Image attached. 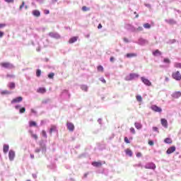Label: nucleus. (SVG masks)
Returning <instances> with one entry per match:
<instances>
[{
  "instance_id": "23",
  "label": "nucleus",
  "mask_w": 181,
  "mask_h": 181,
  "mask_svg": "<svg viewBox=\"0 0 181 181\" xmlns=\"http://www.w3.org/2000/svg\"><path fill=\"white\" fill-rule=\"evenodd\" d=\"M32 14L35 18H39L40 16V11L39 10H33Z\"/></svg>"
},
{
  "instance_id": "53",
  "label": "nucleus",
  "mask_w": 181,
  "mask_h": 181,
  "mask_svg": "<svg viewBox=\"0 0 181 181\" xmlns=\"http://www.w3.org/2000/svg\"><path fill=\"white\" fill-rule=\"evenodd\" d=\"M158 129L157 127H153V131H154V132H159Z\"/></svg>"
},
{
  "instance_id": "30",
  "label": "nucleus",
  "mask_w": 181,
  "mask_h": 181,
  "mask_svg": "<svg viewBox=\"0 0 181 181\" xmlns=\"http://www.w3.org/2000/svg\"><path fill=\"white\" fill-rule=\"evenodd\" d=\"M11 93H11V91L6 90H1V91L0 92V94H1V95H8L11 94Z\"/></svg>"
},
{
  "instance_id": "26",
  "label": "nucleus",
  "mask_w": 181,
  "mask_h": 181,
  "mask_svg": "<svg viewBox=\"0 0 181 181\" xmlns=\"http://www.w3.org/2000/svg\"><path fill=\"white\" fill-rule=\"evenodd\" d=\"M8 88H10V90H15L16 85L15 84V82H9L8 84Z\"/></svg>"
},
{
  "instance_id": "42",
  "label": "nucleus",
  "mask_w": 181,
  "mask_h": 181,
  "mask_svg": "<svg viewBox=\"0 0 181 181\" xmlns=\"http://www.w3.org/2000/svg\"><path fill=\"white\" fill-rule=\"evenodd\" d=\"M97 70L98 71H104V67L103 66V65H99L97 67Z\"/></svg>"
},
{
  "instance_id": "12",
  "label": "nucleus",
  "mask_w": 181,
  "mask_h": 181,
  "mask_svg": "<svg viewBox=\"0 0 181 181\" xmlns=\"http://www.w3.org/2000/svg\"><path fill=\"white\" fill-rule=\"evenodd\" d=\"M125 28L127 29V30H129V32H132L133 33H135V26L131 24H127L125 25Z\"/></svg>"
},
{
  "instance_id": "7",
  "label": "nucleus",
  "mask_w": 181,
  "mask_h": 181,
  "mask_svg": "<svg viewBox=\"0 0 181 181\" xmlns=\"http://www.w3.org/2000/svg\"><path fill=\"white\" fill-rule=\"evenodd\" d=\"M141 81L145 86H147V87H151V86H152V82H151L149 79L145 78L144 76L141 77Z\"/></svg>"
},
{
  "instance_id": "21",
  "label": "nucleus",
  "mask_w": 181,
  "mask_h": 181,
  "mask_svg": "<svg viewBox=\"0 0 181 181\" xmlns=\"http://www.w3.org/2000/svg\"><path fill=\"white\" fill-rule=\"evenodd\" d=\"M92 165L95 168H100V166L103 165V162H101V161H93V162H92Z\"/></svg>"
},
{
  "instance_id": "57",
  "label": "nucleus",
  "mask_w": 181,
  "mask_h": 181,
  "mask_svg": "<svg viewBox=\"0 0 181 181\" xmlns=\"http://www.w3.org/2000/svg\"><path fill=\"white\" fill-rule=\"evenodd\" d=\"M31 136L34 139H37V134H31Z\"/></svg>"
},
{
  "instance_id": "54",
  "label": "nucleus",
  "mask_w": 181,
  "mask_h": 181,
  "mask_svg": "<svg viewBox=\"0 0 181 181\" xmlns=\"http://www.w3.org/2000/svg\"><path fill=\"white\" fill-rule=\"evenodd\" d=\"M44 13L45 15H49V13H50V11L45 9L44 10Z\"/></svg>"
},
{
  "instance_id": "8",
  "label": "nucleus",
  "mask_w": 181,
  "mask_h": 181,
  "mask_svg": "<svg viewBox=\"0 0 181 181\" xmlns=\"http://www.w3.org/2000/svg\"><path fill=\"white\" fill-rule=\"evenodd\" d=\"M15 109L17 111H19V114H24V112L26 111V107H22L21 105H16Z\"/></svg>"
},
{
  "instance_id": "60",
  "label": "nucleus",
  "mask_w": 181,
  "mask_h": 181,
  "mask_svg": "<svg viewBox=\"0 0 181 181\" xmlns=\"http://www.w3.org/2000/svg\"><path fill=\"white\" fill-rule=\"evenodd\" d=\"M130 132L132 134H135V129L134 127L130 128Z\"/></svg>"
},
{
  "instance_id": "58",
  "label": "nucleus",
  "mask_w": 181,
  "mask_h": 181,
  "mask_svg": "<svg viewBox=\"0 0 181 181\" xmlns=\"http://www.w3.org/2000/svg\"><path fill=\"white\" fill-rule=\"evenodd\" d=\"M170 45H173V43H176V40L175 39L170 40Z\"/></svg>"
},
{
  "instance_id": "22",
  "label": "nucleus",
  "mask_w": 181,
  "mask_h": 181,
  "mask_svg": "<svg viewBox=\"0 0 181 181\" xmlns=\"http://www.w3.org/2000/svg\"><path fill=\"white\" fill-rule=\"evenodd\" d=\"M160 121L162 127H163L164 128H168V120L165 118H163L160 119Z\"/></svg>"
},
{
  "instance_id": "1",
  "label": "nucleus",
  "mask_w": 181,
  "mask_h": 181,
  "mask_svg": "<svg viewBox=\"0 0 181 181\" xmlns=\"http://www.w3.org/2000/svg\"><path fill=\"white\" fill-rule=\"evenodd\" d=\"M42 151V153H46L47 152V148H46V144L45 141H42L40 142V148H37L35 150V153H39Z\"/></svg>"
},
{
  "instance_id": "45",
  "label": "nucleus",
  "mask_w": 181,
  "mask_h": 181,
  "mask_svg": "<svg viewBox=\"0 0 181 181\" xmlns=\"http://www.w3.org/2000/svg\"><path fill=\"white\" fill-rule=\"evenodd\" d=\"M42 136H43L45 139L47 138V133H46L45 130L42 131Z\"/></svg>"
},
{
  "instance_id": "49",
  "label": "nucleus",
  "mask_w": 181,
  "mask_h": 181,
  "mask_svg": "<svg viewBox=\"0 0 181 181\" xmlns=\"http://www.w3.org/2000/svg\"><path fill=\"white\" fill-rule=\"evenodd\" d=\"M124 142H125V144H131L129 139H128V137H127V136L124 137Z\"/></svg>"
},
{
  "instance_id": "36",
  "label": "nucleus",
  "mask_w": 181,
  "mask_h": 181,
  "mask_svg": "<svg viewBox=\"0 0 181 181\" xmlns=\"http://www.w3.org/2000/svg\"><path fill=\"white\" fill-rule=\"evenodd\" d=\"M165 144H172V139L167 137L164 139Z\"/></svg>"
},
{
  "instance_id": "13",
  "label": "nucleus",
  "mask_w": 181,
  "mask_h": 181,
  "mask_svg": "<svg viewBox=\"0 0 181 181\" xmlns=\"http://www.w3.org/2000/svg\"><path fill=\"white\" fill-rule=\"evenodd\" d=\"M175 151H176V146H170L167 151H166V153L167 155H170L172 153H173V152H175Z\"/></svg>"
},
{
  "instance_id": "48",
  "label": "nucleus",
  "mask_w": 181,
  "mask_h": 181,
  "mask_svg": "<svg viewBox=\"0 0 181 181\" xmlns=\"http://www.w3.org/2000/svg\"><path fill=\"white\" fill-rule=\"evenodd\" d=\"M99 81H102L103 84H105V83H107V81H105V78H104V77L99 78Z\"/></svg>"
},
{
  "instance_id": "10",
  "label": "nucleus",
  "mask_w": 181,
  "mask_h": 181,
  "mask_svg": "<svg viewBox=\"0 0 181 181\" xmlns=\"http://www.w3.org/2000/svg\"><path fill=\"white\" fill-rule=\"evenodd\" d=\"M151 108L152 111H154V112H162V107L156 105H151Z\"/></svg>"
},
{
  "instance_id": "3",
  "label": "nucleus",
  "mask_w": 181,
  "mask_h": 181,
  "mask_svg": "<svg viewBox=\"0 0 181 181\" xmlns=\"http://www.w3.org/2000/svg\"><path fill=\"white\" fill-rule=\"evenodd\" d=\"M134 43H136V45H139V46H145V45L149 43V41L142 37H139L138 41H135Z\"/></svg>"
},
{
  "instance_id": "11",
  "label": "nucleus",
  "mask_w": 181,
  "mask_h": 181,
  "mask_svg": "<svg viewBox=\"0 0 181 181\" xmlns=\"http://www.w3.org/2000/svg\"><path fill=\"white\" fill-rule=\"evenodd\" d=\"M0 65L1 66V67H3L4 69H12V67H13V65H12L11 63L9 62H2L0 64Z\"/></svg>"
},
{
  "instance_id": "25",
  "label": "nucleus",
  "mask_w": 181,
  "mask_h": 181,
  "mask_svg": "<svg viewBox=\"0 0 181 181\" xmlns=\"http://www.w3.org/2000/svg\"><path fill=\"white\" fill-rule=\"evenodd\" d=\"M153 56H154L155 57H158V56H162V52L159 51V49H155L153 52Z\"/></svg>"
},
{
  "instance_id": "27",
  "label": "nucleus",
  "mask_w": 181,
  "mask_h": 181,
  "mask_svg": "<svg viewBox=\"0 0 181 181\" xmlns=\"http://www.w3.org/2000/svg\"><path fill=\"white\" fill-rule=\"evenodd\" d=\"M37 92L40 94H45L46 93V88L40 87L37 90Z\"/></svg>"
},
{
  "instance_id": "37",
  "label": "nucleus",
  "mask_w": 181,
  "mask_h": 181,
  "mask_svg": "<svg viewBox=\"0 0 181 181\" xmlns=\"http://www.w3.org/2000/svg\"><path fill=\"white\" fill-rule=\"evenodd\" d=\"M142 30H144V28L143 27L139 26L137 28H135L134 33H136V32H142Z\"/></svg>"
},
{
  "instance_id": "20",
  "label": "nucleus",
  "mask_w": 181,
  "mask_h": 181,
  "mask_svg": "<svg viewBox=\"0 0 181 181\" xmlns=\"http://www.w3.org/2000/svg\"><path fill=\"white\" fill-rule=\"evenodd\" d=\"M171 95H172L173 98H180V97H181V92L175 91Z\"/></svg>"
},
{
  "instance_id": "5",
  "label": "nucleus",
  "mask_w": 181,
  "mask_h": 181,
  "mask_svg": "<svg viewBox=\"0 0 181 181\" xmlns=\"http://www.w3.org/2000/svg\"><path fill=\"white\" fill-rule=\"evenodd\" d=\"M172 78L175 80L176 81H180L181 80V74L179 71H177L175 72H173L172 74Z\"/></svg>"
},
{
  "instance_id": "63",
  "label": "nucleus",
  "mask_w": 181,
  "mask_h": 181,
  "mask_svg": "<svg viewBox=\"0 0 181 181\" xmlns=\"http://www.w3.org/2000/svg\"><path fill=\"white\" fill-rule=\"evenodd\" d=\"M123 40H124V42L125 43H129V40H128V38H127V37H124V38L123 39Z\"/></svg>"
},
{
  "instance_id": "6",
  "label": "nucleus",
  "mask_w": 181,
  "mask_h": 181,
  "mask_svg": "<svg viewBox=\"0 0 181 181\" xmlns=\"http://www.w3.org/2000/svg\"><path fill=\"white\" fill-rule=\"evenodd\" d=\"M145 169H151V170H155L156 169V165L153 162L146 163L144 165Z\"/></svg>"
},
{
  "instance_id": "38",
  "label": "nucleus",
  "mask_w": 181,
  "mask_h": 181,
  "mask_svg": "<svg viewBox=\"0 0 181 181\" xmlns=\"http://www.w3.org/2000/svg\"><path fill=\"white\" fill-rule=\"evenodd\" d=\"M174 67L176 69H181V63L180 62H175L174 64Z\"/></svg>"
},
{
  "instance_id": "32",
  "label": "nucleus",
  "mask_w": 181,
  "mask_h": 181,
  "mask_svg": "<svg viewBox=\"0 0 181 181\" xmlns=\"http://www.w3.org/2000/svg\"><path fill=\"white\" fill-rule=\"evenodd\" d=\"M81 89L87 93L88 91V86L87 85H81Z\"/></svg>"
},
{
  "instance_id": "61",
  "label": "nucleus",
  "mask_w": 181,
  "mask_h": 181,
  "mask_svg": "<svg viewBox=\"0 0 181 181\" xmlns=\"http://www.w3.org/2000/svg\"><path fill=\"white\" fill-rule=\"evenodd\" d=\"M23 6H25V1H23V2H22L21 5L20 7H19V9H20V10L22 9V8H23Z\"/></svg>"
},
{
  "instance_id": "55",
  "label": "nucleus",
  "mask_w": 181,
  "mask_h": 181,
  "mask_svg": "<svg viewBox=\"0 0 181 181\" xmlns=\"http://www.w3.org/2000/svg\"><path fill=\"white\" fill-rule=\"evenodd\" d=\"M30 111L32 114H34V115H37V112H36V110H35L34 109H31Z\"/></svg>"
},
{
  "instance_id": "50",
  "label": "nucleus",
  "mask_w": 181,
  "mask_h": 181,
  "mask_svg": "<svg viewBox=\"0 0 181 181\" xmlns=\"http://www.w3.org/2000/svg\"><path fill=\"white\" fill-rule=\"evenodd\" d=\"M155 142L153 141V140H148V145H150V146H153Z\"/></svg>"
},
{
  "instance_id": "56",
  "label": "nucleus",
  "mask_w": 181,
  "mask_h": 181,
  "mask_svg": "<svg viewBox=\"0 0 181 181\" xmlns=\"http://www.w3.org/2000/svg\"><path fill=\"white\" fill-rule=\"evenodd\" d=\"M5 26H6V23H0V29L5 28Z\"/></svg>"
},
{
  "instance_id": "44",
  "label": "nucleus",
  "mask_w": 181,
  "mask_h": 181,
  "mask_svg": "<svg viewBox=\"0 0 181 181\" xmlns=\"http://www.w3.org/2000/svg\"><path fill=\"white\" fill-rule=\"evenodd\" d=\"M82 11H83V12H87V11H90V8H88V7H87V6H83L82 7Z\"/></svg>"
},
{
  "instance_id": "35",
  "label": "nucleus",
  "mask_w": 181,
  "mask_h": 181,
  "mask_svg": "<svg viewBox=\"0 0 181 181\" xmlns=\"http://www.w3.org/2000/svg\"><path fill=\"white\" fill-rule=\"evenodd\" d=\"M143 26H144V28L145 29H151V24H150L149 23H144V24L143 25Z\"/></svg>"
},
{
  "instance_id": "16",
  "label": "nucleus",
  "mask_w": 181,
  "mask_h": 181,
  "mask_svg": "<svg viewBox=\"0 0 181 181\" xmlns=\"http://www.w3.org/2000/svg\"><path fill=\"white\" fill-rule=\"evenodd\" d=\"M53 132H56L57 134V127L55 125H51V127L49 130V135H52Z\"/></svg>"
},
{
  "instance_id": "52",
  "label": "nucleus",
  "mask_w": 181,
  "mask_h": 181,
  "mask_svg": "<svg viewBox=\"0 0 181 181\" xmlns=\"http://www.w3.org/2000/svg\"><path fill=\"white\" fill-rule=\"evenodd\" d=\"M136 158H141V156H142V153L141 152H137L136 153Z\"/></svg>"
},
{
  "instance_id": "14",
  "label": "nucleus",
  "mask_w": 181,
  "mask_h": 181,
  "mask_svg": "<svg viewBox=\"0 0 181 181\" xmlns=\"http://www.w3.org/2000/svg\"><path fill=\"white\" fill-rule=\"evenodd\" d=\"M8 159L11 162L15 159V151L13 150H10L8 152Z\"/></svg>"
},
{
  "instance_id": "18",
  "label": "nucleus",
  "mask_w": 181,
  "mask_h": 181,
  "mask_svg": "<svg viewBox=\"0 0 181 181\" xmlns=\"http://www.w3.org/2000/svg\"><path fill=\"white\" fill-rule=\"evenodd\" d=\"M66 127H67L69 131H71V132H73V131H74V124L73 123L67 122Z\"/></svg>"
},
{
  "instance_id": "59",
  "label": "nucleus",
  "mask_w": 181,
  "mask_h": 181,
  "mask_svg": "<svg viewBox=\"0 0 181 181\" xmlns=\"http://www.w3.org/2000/svg\"><path fill=\"white\" fill-rule=\"evenodd\" d=\"M98 124H100V125H102V124H103V119L102 118H99L98 119Z\"/></svg>"
},
{
  "instance_id": "31",
  "label": "nucleus",
  "mask_w": 181,
  "mask_h": 181,
  "mask_svg": "<svg viewBox=\"0 0 181 181\" xmlns=\"http://www.w3.org/2000/svg\"><path fill=\"white\" fill-rule=\"evenodd\" d=\"M134 126L136 129H142V124L138 122H136L134 123Z\"/></svg>"
},
{
  "instance_id": "19",
  "label": "nucleus",
  "mask_w": 181,
  "mask_h": 181,
  "mask_svg": "<svg viewBox=\"0 0 181 181\" xmlns=\"http://www.w3.org/2000/svg\"><path fill=\"white\" fill-rule=\"evenodd\" d=\"M78 40V37L77 36H74L72 37H71L69 40V43L70 45L73 44V43H76V42H77V40Z\"/></svg>"
},
{
  "instance_id": "17",
  "label": "nucleus",
  "mask_w": 181,
  "mask_h": 181,
  "mask_svg": "<svg viewBox=\"0 0 181 181\" xmlns=\"http://www.w3.org/2000/svg\"><path fill=\"white\" fill-rule=\"evenodd\" d=\"M165 22L168 23V25H176V23H177V22H176L173 18L165 19Z\"/></svg>"
},
{
  "instance_id": "4",
  "label": "nucleus",
  "mask_w": 181,
  "mask_h": 181,
  "mask_svg": "<svg viewBox=\"0 0 181 181\" xmlns=\"http://www.w3.org/2000/svg\"><path fill=\"white\" fill-rule=\"evenodd\" d=\"M62 98H68L70 99V97L71 95L70 94V92H69V90L64 89L62 91L60 94Z\"/></svg>"
},
{
  "instance_id": "33",
  "label": "nucleus",
  "mask_w": 181,
  "mask_h": 181,
  "mask_svg": "<svg viewBox=\"0 0 181 181\" xmlns=\"http://www.w3.org/2000/svg\"><path fill=\"white\" fill-rule=\"evenodd\" d=\"M29 127H37V123H36V122L31 120L29 122Z\"/></svg>"
},
{
  "instance_id": "29",
  "label": "nucleus",
  "mask_w": 181,
  "mask_h": 181,
  "mask_svg": "<svg viewBox=\"0 0 181 181\" xmlns=\"http://www.w3.org/2000/svg\"><path fill=\"white\" fill-rule=\"evenodd\" d=\"M125 153L127 155V156H130V158L134 155V153L132 152V150L127 148L125 150Z\"/></svg>"
},
{
  "instance_id": "46",
  "label": "nucleus",
  "mask_w": 181,
  "mask_h": 181,
  "mask_svg": "<svg viewBox=\"0 0 181 181\" xmlns=\"http://www.w3.org/2000/svg\"><path fill=\"white\" fill-rule=\"evenodd\" d=\"M7 78H15V75L8 74L6 75Z\"/></svg>"
},
{
  "instance_id": "28",
  "label": "nucleus",
  "mask_w": 181,
  "mask_h": 181,
  "mask_svg": "<svg viewBox=\"0 0 181 181\" xmlns=\"http://www.w3.org/2000/svg\"><path fill=\"white\" fill-rule=\"evenodd\" d=\"M125 56L127 59H131L132 57H136L137 54L136 53H127Z\"/></svg>"
},
{
  "instance_id": "39",
  "label": "nucleus",
  "mask_w": 181,
  "mask_h": 181,
  "mask_svg": "<svg viewBox=\"0 0 181 181\" xmlns=\"http://www.w3.org/2000/svg\"><path fill=\"white\" fill-rule=\"evenodd\" d=\"M48 168H49V169H52V170H54L56 169V164L51 163L49 165H48Z\"/></svg>"
},
{
  "instance_id": "41",
  "label": "nucleus",
  "mask_w": 181,
  "mask_h": 181,
  "mask_svg": "<svg viewBox=\"0 0 181 181\" xmlns=\"http://www.w3.org/2000/svg\"><path fill=\"white\" fill-rule=\"evenodd\" d=\"M47 77L50 79L54 78V73L50 72L49 74H48Z\"/></svg>"
},
{
  "instance_id": "34",
  "label": "nucleus",
  "mask_w": 181,
  "mask_h": 181,
  "mask_svg": "<svg viewBox=\"0 0 181 181\" xmlns=\"http://www.w3.org/2000/svg\"><path fill=\"white\" fill-rule=\"evenodd\" d=\"M36 77H40L42 76V70L37 69L35 72Z\"/></svg>"
},
{
  "instance_id": "64",
  "label": "nucleus",
  "mask_w": 181,
  "mask_h": 181,
  "mask_svg": "<svg viewBox=\"0 0 181 181\" xmlns=\"http://www.w3.org/2000/svg\"><path fill=\"white\" fill-rule=\"evenodd\" d=\"M4 35H5V33H4V31L0 30V38L4 37Z\"/></svg>"
},
{
  "instance_id": "40",
  "label": "nucleus",
  "mask_w": 181,
  "mask_h": 181,
  "mask_svg": "<svg viewBox=\"0 0 181 181\" xmlns=\"http://www.w3.org/2000/svg\"><path fill=\"white\" fill-rule=\"evenodd\" d=\"M163 63L165 64H170V59H169V58H164Z\"/></svg>"
},
{
  "instance_id": "15",
  "label": "nucleus",
  "mask_w": 181,
  "mask_h": 181,
  "mask_svg": "<svg viewBox=\"0 0 181 181\" xmlns=\"http://www.w3.org/2000/svg\"><path fill=\"white\" fill-rule=\"evenodd\" d=\"M49 36L53 39H60V35L57 33H49Z\"/></svg>"
},
{
  "instance_id": "24",
  "label": "nucleus",
  "mask_w": 181,
  "mask_h": 181,
  "mask_svg": "<svg viewBox=\"0 0 181 181\" xmlns=\"http://www.w3.org/2000/svg\"><path fill=\"white\" fill-rule=\"evenodd\" d=\"M3 152H4V153H8V152H9V145L8 144H4Z\"/></svg>"
},
{
  "instance_id": "47",
  "label": "nucleus",
  "mask_w": 181,
  "mask_h": 181,
  "mask_svg": "<svg viewBox=\"0 0 181 181\" xmlns=\"http://www.w3.org/2000/svg\"><path fill=\"white\" fill-rule=\"evenodd\" d=\"M136 98L137 101H139V103H141V101H142V96H141V95H136Z\"/></svg>"
},
{
  "instance_id": "43",
  "label": "nucleus",
  "mask_w": 181,
  "mask_h": 181,
  "mask_svg": "<svg viewBox=\"0 0 181 181\" xmlns=\"http://www.w3.org/2000/svg\"><path fill=\"white\" fill-rule=\"evenodd\" d=\"M49 103H50V98H47L42 101V104H49Z\"/></svg>"
},
{
  "instance_id": "9",
  "label": "nucleus",
  "mask_w": 181,
  "mask_h": 181,
  "mask_svg": "<svg viewBox=\"0 0 181 181\" xmlns=\"http://www.w3.org/2000/svg\"><path fill=\"white\" fill-rule=\"evenodd\" d=\"M22 101H23V98L22 96H18L13 98L11 103V104H16L18 103H22Z\"/></svg>"
},
{
  "instance_id": "2",
  "label": "nucleus",
  "mask_w": 181,
  "mask_h": 181,
  "mask_svg": "<svg viewBox=\"0 0 181 181\" xmlns=\"http://www.w3.org/2000/svg\"><path fill=\"white\" fill-rule=\"evenodd\" d=\"M139 78V74L135 73H130L128 76H125V81H132V80H136Z\"/></svg>"
},
{
  "instance_id": "62",
  "label": "nucleus",
  "mask_w": 181,
  "mask_h": 181,
  "mask_svg": "<svg viewBox=\"0 0 181 181\" xmlns=\"http://www.w3.org/2000/svg\"><path fill=\"white\" fill-rule=\"evenodd\" d=\"M144 6H146V8H151L152 7V6H151V4H144Z\"/></svg>"
},
{
  "instance_id": "51",
  "label": "nucleus",
  "mask_w": 181,
  "mask_h": 181,
  "mask_svg": "<svg viewBox=\"0 0 181 181\" xmlns=\"http://www.w3.org/2000/svg\"><path fill=\"white\" fill-rule=\"evenodd\" d=\"M4 2H6L7 4H13L15 0H4Z\"/></svg>"
}]
</instances>
